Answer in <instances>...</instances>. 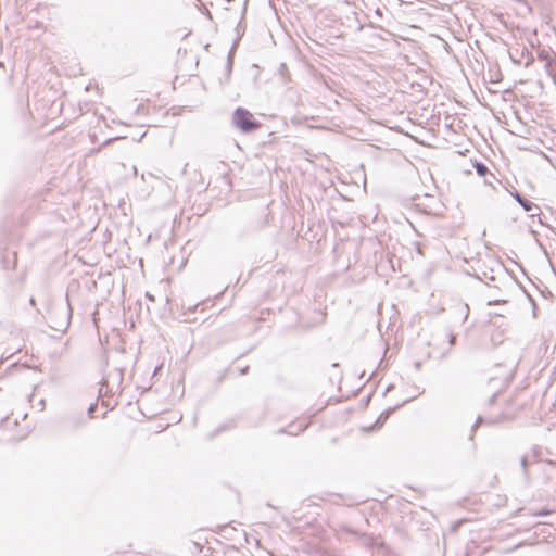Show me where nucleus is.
<instances>
[{"mask_svg":"<svg viewBox=\"0 0 556 556\" xmlns=\"http://www.w3.org/2000/svg\"><path fill=\"white\" fill-rule=\"evenodd\" d=\"M97 408V405H91L89 408H88V414L91 418H93V412L96 410Z\"/></svg>","mask_w":556,"mask_h":556,"instance_id":"nucleus-6","label":"nucleus"},{"mask_svg":"<svg viewBox=\"0 0 556 556\" xmlns=\"http://www.w3.org/2000/svg\"><path fill=\"white\" fill-rule=\"evenodd\" d=\"M375 428H376V426H372V427H370V428H364V430H365V431H369V430L375 429Z\"/></svg>","mask_w":556,"mask_h":556,"instance_id":"nucleus-7","label":"nucleus"},{"mask_svg":"<svg viewBox=\"0 0 556 556\" xmlns=\"http://www.w3.org/2000/svg\"><path fill=\"white\" fill-rule=\"evenodd\" d=\"M475 168L480 176H484L488 173V168L482 163H476Z\"/></svg>","mask_w":556,"mask_h":556,"instance_id":"nucleus-3","label":"nucleus"},{"mask_svg":"<svg viewBox=\"0 0 556 556\" xmlns=\"http://www.w3.org/2000/svg\"><path fill=\"white\" fill-rule=\"evenodd\" d=\"M308 427V422L305 419L298 420L289 426L290 430L287 432L292 435H298Z\"/></svg>","mask_w":556,"mask_h":556,"instance_id":"nucleus-2","label":"nucleus"},{"mask_svg":"<svg viewBox=\"0 0 556 556\" xmlns=\"http://www.w3.org/2000/svg\"><path fill=\"white\" fill-rule=\"evenodd\" d=\"M515 198L527 211H530L531 206L528 205L518 193L515 194Z\"/></svg>","mask_w":556,"mask_h":556,"instance_id":"nucleus-5","label":"nucleus"},{"mask_svg":"<svg viewBox=\"0 0 556 556\" xmlns=\"http://www.w3.org/2000/svg\"><path fill=\"white\" fill-rule=\"evenodd\" d=\"M387 418H388V414H381V415L378 417L377 422H376L377 428H380V427L384 424V421L387 420Z\"/></svg>","mask_w":556,"mask_h":556,"instance_id":"nucleus-4","label":"nucleus"},{"mask_svg":"<svg viewBox=\"0 0 556 556\" xmlns=\"http://www.w3.org/2000/svg\"><path fill=\"white\" fill-rule=\"evenodd\" d=\"M236 127L244 132L255 130L260 127V123L255 121L253 114L245 109L238 108L232 117Z\"/></svg>","mask_w":556,"mask_h":556,"instance_id":"nucleus-1","label":"nucleus"}]
</instances>
